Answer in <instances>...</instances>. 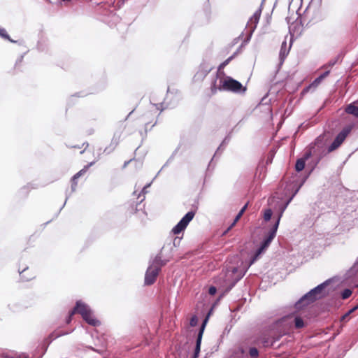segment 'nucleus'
<instances>
[{"label":"nucleus","instance_id":"obj_5","mask_svg":"<svg viewBox=\"0 0 358 358\" xmlns=\"http://www.w3.org/2000/svg\"><path fill=\"white\" fill-rule=\"evenodd\" d=\"M159 267L150 266L145 273V284L147 285H151L156 281L157 277L159 273Z\"/></svg>","mask_w":358,"mask_h":358},{"label":"nucleus","instance_id":"obj_20","mask_svg":"<svg viewBox=\"0 0 358 358\" xmlns=\"http://www.w3.org/2000/svg\"><path fill=\"white\" fill-rule=\"evenodd\" d=\"M357 309H358V305L349 310L345 315H343L341 317V321H345L348 319L350 314L355 312Z\"/></svg>","mask_w":358,"mask_h":358},{"label":"nucleus","instance_id":"obj_31","mask_svg":"<svg viewBox=\"0 0 358 358\" xmlns=\"http://www.w3.org/2000/svg\"><path fill=\"white\" fill-rule=\"evenodd\" d=\"M329 73V71H325L324 73H323L321 76H320L322 79L323 80L324 78H326Z\"/></svg>","mask_w":358,"mask_h":358},{"label":"nucleus","instance_id":"obj_9","mask_svg":"<svg viewBox=\"0 0 358 358\" xmlns=\"http://www.w3.org/2000/svg\"><path fill=\"white\" fill-rule=\"evenodd\" d=\"M83 319L93 327H96L100 324V322L93 316L91 310L87 313L86 316L83 315Z\"/></svg>","mask_w":358,"mask_h":358},{"label":"nucleus","instance_id":"obj_29","mask_svg":"<svg viewBox=\"0 0 358 358\" xmlns=\"http://www.w3.org/2000/svg\"><path fill=\"white\" fill-rule=\"evenodd\" d=\"M196 316H194L191 319L190 324L192 326H194L196 324Z\"/></svg>","mask_w":358,"mask_h":358},{"label":"nucleus","instance_id":"obj_8","mask_svg":"<svg viewBox=\"0 0 358 358\" xmlns=\"http://www.w3.org/2000/svg\"><path fill=\"white\" fill-rule=\"evenodd\" d=\"M208 318V317H206V319L204 320V321H203V322L202 324L201 330H200V331L199 333L198 338H197V340H196V348H195L194 358H196L198 357V354H199V352L200 351L201 341L203 330V328H204V327L206 325V323L207 322Z\"/></svg>","mask_w":358,"mask_h":358},{"label":"nucleus","instance_id":"obj_10","mask_svg":"<svg viewBox=\"0 0 358 358\" xmlns=\"http://www.w3.org/2000/svg\"><path fill=\"white\" fill-rule=\"evenodd\" d=\"M325 286V283H322L316 287H315L313 289H312L310 292H308L305 296L306 298H310L311 300H314L315 299V295L317 294H320L322 290L324 289Z\"/></svg>","mask_w":358,"mask_h":358},{"label":"nucleus","instance_id":"obj_11","mask_svg":"<svg viewBox=\"0 0 358 358\" xmlns=\"http://www.w3.org/2000/svg\"><path fill=\"white\" fill-rule=\"evenodd\" d=\"M325 286V283H322L316 287H315L313 289H312L310 292H308L305 296L306 298H310L311 300H314L315 299V295L317 294H320L322 290L324 289Z\"/></svg>","mask_w":358,"mask_h":358},{"label":"nucleus","instance_id":"obj_34","mask_svg":"<svg viewBox=\"0 0 358 358\" xmlns=\"http://www.w3.org/2000/svg\"><path fill=\"white\" fill-rule=\"evenodd\" d=\"M282 46H283V45L286 46V42L282 43Z\"/></svg>","mask_w":358,"mask_h":358},{"label":"nucleus","instance_id":"obj_3","mask_svg":"<svg viewBox=\"0 0 358 358\" xmlns=\"http://www.w3.org/2000/svg\"><path fill=\"white\" fill-rule=\"evenodd\" d=\"M351 131V127H346L336 136L333 143L328 148V152H331L336 150L343 143L346 137Z\"/></svg>","mask_w":358,"mask_h":358},{"label":"nucleus","instance_id":"obj_24","mask_svg":"<svg viewBox=\"0 0 358 358\" xmlns=\"http://www.w3.org/2000/svg\"><path fill=\"white\" fill-rule=\"evenodd\" d=\"M352 292L349 289H345L343 292H342V298L343 299H346L348 298H349L351 295H352Z\"/></svg>","mask_w":358,"mask_h":358},{"label":"nucleus","instance_id":"obj_6","mask_svg":"<svg viewBox=\"0 0 358 358\" xmlns=\"http://www.w3.org/2000/svg\"><path fill=\"white\" fill-rule=\"evenodd\" d=\"M90 310V308L86 303L82 302L81 301H78L76 303V306L71 310V315L78 313L81 315L83 317V315L86 316L87 313Z\"/></svg>","mask_w":358,"mask_h":358},{"label":"nucleus","instance_id":"obj_27","mask_svg":"<svg viewBox=\"0 0 358 358\" xmlns=\"http://www.w3.org/2000/svg\"><path fill=\"white\" fill-rule=\"evenodd\" d=\"M217 292V289L215 287H213V286H211L209 289H208V293L210 294V295H214Z\"/></svg>","mask_w":358,"mask_h":358},{"label":"nucleus","instance_id":"obj_22","mask_svg":"<svg viewBox=\"0 0 358 358\" xmlns=\"http://www.w3.org/2000/svg\"><path fill=\"white\" fill-rule=\"evenodd\" d=\"M273 341L271 340L269 338H263L262 343L264 347H270L273 345Z\"/></svg>","mask_w":358,"mask_h":358},{"label":"nucleus","instance_id":"obj_12","mask_svg":"<svg viewBox=\"0 0 358 358\" xmlns=\"http://www.w3.org/2000/svg\"><path fill=\"white\" fill-rule=\"evenodd\" d=\"M262 13V9L259 8L257 10L255 11V13L253 14V15L250 17V22L251 25L253 24L252 29H255L257 27V24L259 22L260 16Z\"/></svg>","mask_w":358,"mask_h":358},{"label":"nucleus","instance_id":"obj_36","mask_svg":"<svg viewBox=\"0 0 358 358\" xmlns=\"http://www.w3.org/2000/svg\"><path fill=\"white\" fill-rule=\"evenodd\" d=\"M24 358H28L27 357H24Z\"/></svg>","mask_w":358,"mask_h":358},{"label":"nucleus","instance_id":"obj_32","mask_svg":"<svg viewBox=\"0 0 358 358\" xmlns=\"http://www.w3.org/2000/svg\"><path fill=\"white\" fill-rule=\"evenodd\" d=\"M213 92L215 93L216 91H217V89L215 88V87H214V88L212 90Z\"/></svg>","mask_w":358,"mask_h":358},{"label":"nucleus","instance_id":"obj_15","mask_svg":"<svg viewBox=\"0 0 358 358\" xmlns=\"http://www.w3.org/2000/svg\"><path fill=\"white\" fill-rule=\"evenodd\" d=\"M345 112L348 114H350V115H354L356 117H358V107L355 106L352 103L349 104L346 107Z\"/></svg>","mask_w":358,"mask_h":358},{"label":"nucleus","instance_id":"obj_19","mask_svg":"<svg viewBox=\"0 0 358 358\" xmlns=\"http://www.w3.org/2000/svg\"><path fill=\"white\" fill-rule=\"evenodd\" d=\"M236 53L235 52L231 57L224 60L222 63H221L218 67V70L220 71L223 69L227 65L229 64V62L235 57Z\"/></svg>","mask_w":358,"mask_h":358},{"label":"nucleus","instance_id":"obj_26","mask_svg":"<svg viewBox=\"0 0 358 358\" xmlns=\"http://www.w3.org/2000/svg\"><path fill=\"white\" fill-rule=\"evenodd\" d=\"M322 80V78L320 76H319L318 78H317L312 83L311 85H310V86L308 87V88H310L311 87H316L319 85V84L321 83V81Z\"/></svg>","mask_w":358,"mask_h":358},{"label":"nucleus","instance_id":"obj_4","mask_svg":"<svg viewBox=\"0 0 358 358\" xmlns=\"http://www.w3.org/2000/svg\"><path fill=\"white\" fill-rule=\"evenodd\" d=\"M194 212L190 211L188 212L182 219L173 228L172 232L174 234H179L180 232L184 231L189 222L194 217Z\"/></svg>","mask_w":358,"mask_h":358},{"label":"nucleus","instance_id":"obj_30","mask_svg":"<svg viewBox=\"0 0 358 358\" xmlns=\"http://www.w3.org/2000/svg\"><path fill=\"white\" fill-rule=\"evenodd\" d=\"M74 315H71V310L69 312V315L66 320V323L67 324H69L72 320V317Z\"/></svg>","mask_w":358,"mask_h":358},{"label":"nucleus","instance_id":"obj_2","mask_svg":"<svg viewBox=\"0 0 358 358\" xmlns=\"http://www.w3.org/2000/svg\"><path fill=\"white\" fill-rule=\"evenodd\" d=\"M220 90L229 91L235 93L245 92L246 88L238 80L231 77L227 76L223 80L220 81Z\"/></svg>","mask_w":358,"mask_h":358},{"label":"nucleus","instance_id":"obj_7","mask_svg":"<svg viewBox=\"0 0 358 358\" xmlns=\"http://www.w3.org/2000/svg\"><path fill=\"white\" fill-rule=\"evenodd\" d=\"M19 273L20 278L24 281H28L34 278V273L29 267H20Z\"/></svg>","mask_w":358,"mask_h":358},{"label":"nucleus","instance_id":"obj_37","mask_svg":"<svg viewBox=\"0 0 358 358\" xmlns=\"http://www.w3.org/2000/svg\"><path fill=\"white\" fill-rule=\"evenodd\" d=\"M357 286H358V285H357Z\"/></svg>","mask_w":358,"mask_h":358},{"label":"nucleus","instance_id":"obj_33","mask_svg":"<svg viewBox=\"0 0 358 358\" xmlns=\"http://www.w3.org/2000/svg\"><path fill=\"white\" fill-rule=\"evenodd\" d=\"M59 336H60V335L59 334L56 335V336H54L53 334L52 335V336H54V338L58 337Z\"/></svg>","mask_w":358,"mask_h":358},{"label":"nucleus","instance_id":"obj_17","mask_svg":"<svg viewBox=\"0 0 358 358\" xmlns=\"http://www.w3.org/2000/svg\"><path fill=\"white\" fill-rule=\"evenodd\" d=\"M293 322L296 329H301L305 326L303 319L300 317H295L293 320Z\"/></svg>","mask_w":358,"mask_h":358},{"label":"nucleus","instance_id":"obj_21","mask_svg":"<svg viewBox=\"0 0 358 358\" xmlns=\"http://www.w3.org/2000/svg\"><path fill=\"white\" fill-rule=\"evenodd\" d=\"M0 36L3 37V38L8 40L9 41L12 43H15V41L12 40L9 35L7 34V31L4 29H0Z\"/></svg>","mask_w":358,"mask_h":358},{"label":"nucleus","instance_id":"obj_28","mask_svg":"<svg viewBox=\"0 0 358 358\" xmlns=\"http://www.w3.org/2000/svg\"><path fill=\"white\" fill-rule=\"evenodd\" d=\"M85 145H85L84 150L80 151V153H83L85 150L86 148L88 146V144L87 143H83L82 147H80L79 145H72L71 147L73 148L80 149V148H82Z\"/></svg>","mask_w":358,"mask_h":358},{"label":"nucleus","instance_id":"obj_14","mask_svg":"<svg viewBox=\"0 0 358 358\" xmlns=\"http://www.w3.org/2000/svg\"><path fill=\"white\" fill-rule=\"evenodd\" d=\"M247 207H248V203H246L242 208L241 210L239 211V213L237 214V215L236 216L234 222L231 224V225L228 227V230H230L231 229H232L235 225L237 223V222L241 219V217H242L243 214L244 213V212L245 211V210L247 209Z\"/></svg>","mask_w":358,"mask_h":358},{"label":"nucleus","instance_id":"obj_23","mask_svg":"<svg viewBox=\"0 0 358 358\" xmlns=\"http://www.w3.org/2000/svg\"><path fill=\"white\" fill-rule=\"evenodd\" d=\"M249 355L252 358H257L259 356L258 350L256 348H251L249 350Z\"/></svg>","mask_w":358,"mask_h":358},{"label":"nucleus","instance_id":"obj_13","mask_svg":"<svg viewBox=\"0 0 358 358\" xmlns=\"http://www.w3.org/2000/svg\"><path fill=\"white\" fill-rule=\"evenodd\" d=\"M87 166H86L85 169L80 170L79 172H78L76 174L73 176V177L71 179V187L74 190L77 186V179L85 174L86 173Z\"/></svg>","mask_w":358,"mask_h":358},{"label":"nucleus","instance_id":"obj_25","mask_svg":"<svg viewBox=\"0 0 358 358\" xmlns=\"http://www.w3.org/2000/svg\"><path fill=\"white\" fill-rule=\"evenodd\" d=\"M272 216V210L271 209H267L265 210L264 214V219L265 221H268Z\"/></svg>","mask_w":358,"mask_h":358},{"label":"nucleus","instance_id":"obj_1","mask_svg":"<svg viewBox=\"0 0 358 358\" xmlns=\"http://www.w3.org/2000/svg\"><path fill=\"white\" fill-rule=\"evenodd\" d=\"M282 215V211L280 214V215H279L276 222L273 225V227L268 231V235L264 240L260 248L257 250L256 253L253 256L252 259L250 261V265H251L255 262V261L258 259L259 256L269 246L270 243H271L273 239L275 238Z\"/></svg>","mask_w":358,"mask_h":358},{"label":"nucleus","instance_id":"obj_16","mask_svg":"<svg viewBox=\"0 0 358 358\" xmlns=\"http://www.w3.org/2000/svg\"><path fill=\"white\" fill-rule=\"evenodd\" d=\"M165 264L166 263L164 262H163V260L162 259L160 256H156L150 266H155V267H156V266L157 267L158 266L159 267V270L160 271L162 266L165 265Z\"/></svg>","mask_w":358,"mask_h":358},{"label":"nucleus","instance_id":"obj_18","mask_svg":"<svg viewBox=\"0 0 358 358\" xmlns=\"http://www.w3.org/2000/svg\"><path fill=\"white\" fill-rule=\"evenodd\" d=\"M305 163L304 159H299L295 164L296 171L298 172L301 171L305 167Z\"/></svg>","mask_w":358,"mask_h":358},{"label":"nucleus","instance_id":"obj_35","mask_svg":"<svg viewBox=\"0 0 358 358\" xmlns=\"http://www.w3.org/2000/svg\"><path fill=\"white\" fill-rule=\"evenodd\" d=\"M152 122H146L145 124H151Z\"/></svg>","mask_w":358,"mask_h":358}]
</instances>
